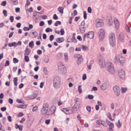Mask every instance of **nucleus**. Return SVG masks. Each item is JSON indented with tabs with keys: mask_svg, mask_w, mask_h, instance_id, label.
<instances>
[{
	"mask_svg": "<svg viewBox=\"0 0 131 131\" xmlns=\"http://www.w3.org/2000/svg\"><path fill=\"white\" fill-rule=\"evenodd\" d=\"M49 105L48 103H45L44 104L40 110L41 115L44 116H50L53 114L55 111V106L53 105L49 109Z\"/></svg>",
	"mask_w": 131,
	"mask_h": 131,
	"instance_id": "nucleus-1",
	"label": "nucleus"
},
{
	"mask_svg": "<svg viewBox=\"0 0 131 131\" xmlns=\"http://www.w3.org/2000/svg\"><path fill=\"white\" fill-rule=\"evenodd\" d=\"M75 103L73 106L70 109L68 108H63L62 111L66 114H69L72 113H75L79 109L80 104V99L78 98H75L74 99Z\"/></svg>",
	"mask_w": 131,
	"mask_h": 131,
	"instance_id": "nucleus-2",
	"label": "nucleus"
},
{
	"mask_svg": "<svg viewBox=\"0 0 131 131\" xmlns=\"http://www.w3.org/2000/svg\"><path fill=\"white\" fill-rule=\"evenodd\" d=\"M53 86L55 88L57 89L60 87L61 79L59 76H55L53 78Z\"/></svg>",
	"mask_w": 131,
	"mask_h": 131,
	"instance_id": "nucleus-3",
	"label": "nucleus"
},
{
	"mask_svg": "<svg viewBox=\"0 0 131 131\" xmlns=\"http://www.w3.org/2000/svg\"><path fill=\"white\" fill-rule=\"evenodd\" d=\"M109 41L111 45L113 47L115 45V34L111 32L109 35Z\"/></svg>",
	"mask_w": 131,
	"mask_h": 131,
	"instance_id": "nucleus-4",
	"label": "nucleus"
},
{
	"mask_svg": "<svg viewBox=\"0 0 131 131\" xmlns=\"http://www.w3.org/2000/svg\"><path fill=\"white\" fill-rule=\"evenodd\" d=\"M58 69L62 74H65L67 72V70L63 64L61 62H59L58 64Z\"/></svg>",
	"mask_w": 131,
	"mask_h": 131,
	"instance_id": "nucleus-5",
	"label": "nucleus"
},
{
	"mask_svg": "<svg viewBox=\"0 0 131 131\" xmlns=\"http://www.w3.org/2000/svg\"><path fill=\"white\" fill-rule=\"evenodd\" d=\"M94 33L93 31H90L88 33H85L84 35L83 40H84L86 37L90 39H93L94 37Z\"/></svg>",
	"mask_w": 131,
	"mask_h": 131,
	"instance_id": "nucleus-6",
	"label": "nucleus"
},
{
	"mask_svg": "<svg viewBox=\"0 0 131 131\" xmlns=\"http://www.w3.org/2000/svg\"><path fill=\"white\" fill-rule=\"evenodd\" d=\"M107 70L111 74H113L115 73V70L113 65L111 62H109L107 64Z\"/></svg>",
	"mask_w": 131,
	"mask_h": 131,
	"instance_id": "nucleus-7",
	"label": "nucleus"
},
{
	"mask_svg": "<svg viewBox=\"0 0 131 131\" xmlns=\"http://www.w3.org/2000/svg\"><path fill=\"white\" fill-rule=\"evenodd\" d=\"M115 60L116 61L119 62L121 64L124 62V58L122 56V54H117L115 57Z\"/></svg>",
	"mask_w": 131,
	"mask_h": 131,
	"instance_id": "nucleus-8",
	"label": "nucleus"
},
{
	"mask_svg": "<svg viewBox=\"0 0 131 131\" xmlns=\"http://www.w3.org/2000/svg\"><path fill=\"white\" fill-rule=\"evenodd\" d=\"M113 89L115 94L117 96H118L120 94V90L119 86L115 85L113 87Z\"/></svg>",
	"mask_w": 131,
	"mask_h": 131,
	"instance_id": "nucleus-9",
	"label": "nucleus"
},
{
	"mask_svg": "<svg viewBox=\"0 0 131 131\" xmlns=\"http://www.w3.org/2000/svg\"><path fill=\"white\" fill-rule=\"evenodd\" d=\"M85 21H83L82 22L81 24L79 26V29L80 30V31L82 33H84L86 29V28L85 27Z\"/></svg>",
	"mask_w": 131,
	"mask_h": 131,
	"instance_id": "nucleus-10",
	"label": "nucleus"
},
{
	"mask_svg": "<svg viewBox=\"0 0 131 131\" xmlns=\"http://www.w3.org/2000/svg\"><path fill=\"white\" fill-rule=\"evenodd\" d=\"M118 75L119 77L122 79L125 78V73L121 68H119L118 70Z\"/></svg>",
	"mask_w": 131,
	"mask_h": 131,
	"instance_id": "nucleus-11",
	"label": "nucleus"
},
{
	"mask_svg": "<svg viewBox=\"0 0 131 131\" xmlns=\"http://www.w3.org/2000/svg\"><path fill=\"white\" fill-rule=\"evenodd\" d=\"M104 30L102 29L100 30V33L99 34V37L100 41H102L104 37Z\"/></svg>",
	"mask_w": 131,
	"mask_h": 131,
	"instance_id": "nucleus-12",
	"label": "nucleus"
},
{
	"mask_svg": "<svg viewBox=\"0 0 131 131\" xmlns=\"http://www.w3.org/2000/svg\"><path fill=\"white\" fill-rule=\"evenodd\" d=\"M109 86L108 83L105 82L102 84L100 86L101 89L103 90H105L108 88Z\"/></svg>",
	"mask_w": 131,
	"mask_h": 131,
	"instance_id": "nucleus-13",
	"label": "nucleus"
},
{
	"mask_svg": "<svg viewBox=\"0 0 131 131\" xmlns=\"http://www.w3.org/2000/svg\"><path fill=\"white\" fill-rule=\"evenodd\" d=\"M103 25V23L101 20L99 19L97 20V22L96 23V27H101Z\"/></svg>",
	"mask_w": 131,
	"mask_h": 131,
	"instance_id": "nucleus-14",
	"label": "nucleus"
},
{
	"mask_svg": "<svg viewBox=\"0 0 131 131\" xmlns=\"http://www.w3.org/2000/svg\"><path fill=\"white\" fill-rule=\"evenodd\" d=\"M124 38L123 34L122 32H120L119 35V39L121 42H123Z\"/></svg>",
	"mask_w": 131,
	"mask_h": 131,
	"instance_id": "nucleus-15",
	"label": "nucleus"
},
{
	"mask_svg": "<svg viewBox=\"0 0 131 131\" xmlns=\"http://www.w3.org/2000/svg\"><path fill=\"white\" fill-rule=\"evenodd\" d=\"M99 64L101 67H104L105 65V61L104 60H100L99 62Z\"/></svg>",
	"mask_w": 131,
	"mask_h": 131,
	"instance_id": "nucleus-16",
	"label": "nucleus"
},
{
	"mask_svg": "<svg viewBox=\"0 0 131 131\" xmlns=\"http://www.w3.org/2000/svg\"><path fill=\"white\" fill-rule=\"evenodd\" d=\"M64 38L63 37L57 38L56 41L58 43H60L64 41Z\"/></svg>",
	"mask_w": 131,
	"mask_h": 131,
	"instance_id": "nucleus-17",
	"label": "nucleus"
},
{
	"mask_svg": "<svg viewBox=\"0 0 131 131\" xmlns=\"http://www.w3.org/2000/svg\"><path fill=\"white\" fill-rule=\"evenodd\" d=\"M37 96V95L36 94H33L31 95H29L28 97L31 99H33L36 98Z\"/></svg>",
	"mask_w": 131,
	"mask_h": 131,
	"instance_id": "nucleus-18",
	"label": "nucleus"
},
{
	"mask_svg": "<svg viewBox=\"0 0 131 131\" xmlns=\"http://www.w3.org/2000/svg\"><path fill=\"white\" fill-rule=\"evenodd\" d=\"M83 60V57H80L78 59L77 61V64L78 65H79L82 62Z\"/></svg>",
	"mask_w": 131,
	"mask_h": 131,
	"instance_id": "nucleus-19",
	"label": "nucleus"
},
{
	"mask_svg": "<svg viewBox=\"0 0 131 131\" xmlns=\"http://www.w3.org/2000/svg\"><path fill=\"white\" fill-rule=\"evenodd\" d=\"M64 60L65 61L67 62L68 60V53L67 52L64 53Z\"/></svg>",
	"mask_w": 131,
	"mask_h": 131,
	"instance_id": "nucleus-20",
	"label": "nucleus"
},
{
	"mask_svg": "<svg viewBox=\"0 0 131 131\" xmlns=\"http://www.w3.org/2000/svg\"><path fill=\"white\" fill-rule=\"evenodd\" d=\"M114 22L115 27L117 29L118 28L119 25V22L117 20H116V21H114Z\"/></svg>",
	"mask_w": 131,
	"mask_h": 131,
	"instance_id": "nucleus-21",
	"label": "nucleus"
},
{
	"mask_svg": "<svg viewBox=\"0 0 131 131\" xmlns=\"http://www.w3.org/2000/svg\"><path fill=\"white\" fill-rule=\"evenodd\" d=\"M64 8L61 7H59L58 8V10L59 11L61 14H63V10Z\"/></svg>",
	"mask_w": 131,
	"mask_h": 131,
	"instance_id": "nucleus-22",
	"label": "nucleus"
},
{
	"mask_svg": "<svg viewBox=\"0 0 131 131\" xmlns=\"http://www.w3.org/2000/svg\"><path fill=\"white\" fill-rule=\"evenodd\" d=\"M18 80V78L17 77H15L14 78L13 81L14 84L15 85L17 86V81Z\"/></svg>",
	"mask_w": 131,
	"mask_h": 131,
	"instance_id": "nucleus-23",
	"label": "nucleus"
},
{
	"mask_svg": "<svg viewBox=\"0 0 131 131\" xmlns=\"http://www.w3.org/2000/svg\"><path fill=\"white\" fill-rule=\"evenodd\" d=\"M25 52L26 53L24 54V55H25L26 54H27V55H29L30 52V51L29 49L27 48H26L25 50Z\"/></svg>",
	"mask_w": 131,
	"mask_h": 131,
	"instance_id": "nucleus-24",
	"label": "nucleus"
},
{
	"mask_svg": "<svg viewBox=\"0 0 131 131\" xmlns=\"http://www.w3.org/2000/svg\"><path fill=\"white\" fill-rule=\"evenodd\" d=\"M104 122V121L101 120H98L96 121V123L99 125L103 124V123Z\"/></svg>",
	"mask_w": 131,
	"mask_h": 131,
	"instance_id": "nucleus-25",
	"label": "nucleus"
},
{
	"mask_svg": "<svg viewBox=\"0 0 131 131\" xmlns=\"http://www.w3.org/2000/svg\"><path fill=\"white\" fill-rule=\"evenodd\" d=\"M82 48L84 50L88 51L89 50L88 47L86 46L82 45Z\"/></svg>",
	"mask_w": 131,
	"mask_h": 131,
	"instance_id": "nucleus-26",
	"label": "nucleus"
},
{
	"mask_svg": "<svg viewBox=\"0 0 131 131\" xmlns=\"http://www.w3.org/2000/svg\"><path fill=\"white\" fill-rule=\"evenodd\" d=\"M116 126L118 127L119 128H120L121 126V124L120 123V121L119 120H118V123H116Z\"/></svg>",
	"mask_w": 131,
	"mask_h": 131,
	"instance_id": "nucleus-27",
	"label": "nucleus"
},
{
	"mask_svg": "<svg viewBox=\"0 0 131 131\" xmlns=\"http://www.w3.org/2000/svg\"><path fill=\"white\" fill-rule=\"evenodd\" d=\"M10 1L13 3L14 5H16L18 4L17 0H10Z\"/></svg>",
	"mask_w": 131,
	"mask_h": 131,
	"instance_id": "nucleus-28",
	"label": "nucleus"
},
{
	"mask_svg": "<svg viewBox=\"0 0 131 131\" xmlns=\"http://www.w3.org/2000/svg\"><path fill=\"white\" fill-rule=\"evenodd\" d=\"M32 34L34 35L35 38L38 35V33L36 31H35L32 32Z\"/></svg>",
	"mask_w": 131,
	"mask_h": 131,
	"instance_id": "nucleus-29",
	"label": "nucleus"
},
{
	"mask_svg": "<svg viewBox=\"0 0 131 131\" xmlns=\"http://www.w3.org/2000/svg\"><path fill=\"white\" fill-rule=\"evenodd\" d=\"M52 29L49 28H47L45 29V31L47 32H48L50 31L52 32Z\"/></svg>",
	"mask_w": 131,
	"mask_h": 131,
	"instance_id": "nucleus-30",
	"label": "nucleus"
},
{
	"mask_svg": "<svg viewBox=\"0 0 131 131\" xmlns=\"http://www.w3.org/2000/svg\"><path fill=\"white\" fill-rule=\"evenodd\" d=\"M74 57L75 58H77L78 59L81 57H82V56L81 55H80L79 54H75L74 55Z\"/></svg>",
	"mask_w": 131,
	"mask_h": 131,
	"instance_id": "nucleus-31",
	"label": "nucleus"
},
{
	"mask_svg": "<svg viewBox=\"0 0 131 131\" xmlns=\"http://www.w3.org/2000/svg\"><path fill=\"white\" fill-rule=\"evenodd\" d=\"M34 45V42L33 41H31L29 44V46L31 48L33 47V46Z\"/></svg>",
	"mask_w": 131,
	"mask_h": 131,
	"instance_id": "nucleus-32",
	"label": "nucleus"
},
{
	"mask_svg": "<svg viewBox=\"0 0 131 131\" xmlns=\"http://www.w3.org/2000/svg\"><path fill=\"white\" fill-rule=\"evenodd\" d=\"M44 61L46 63H48L49 62V59L48 57H45Z\"/></svg>",
	"mask_w": 131,
	"mask_h": 131,
	"instance_id": "nucleus-33",
	"label": "nucleus"
},
{
	"mask_svg": "<svg viewBox=\"0 0 131 131\" xmlns=\"http://www.w3.org/2000/svg\"><path fill=\"white\" fill-rule=\"evenodd\" d=\"M24 59L25 61L27 62H28L29 61V58L28 56H25Z\"/></svg>",
	"mask_w": 131,
	"mask_h": 131,
	"instance_id": "nucleus-34",
	"label": "nucleus"
},
{
	"mask_svg": "<svg viewBox=\"0 0 131 131\" xmlns=\"http://www.w3.org/2000/svg\"><path fill=\"white\" fill-rule=\"evenodd\" d=\"M61 23L59 21H57L54 24V25L56 26H57L58 25H61Z\"/></svg>",
	"mask_w": 131,
	"mask_h": 131,
	"instance_id": "nucleus-35",
	"label": "nucleus"
},
{
	"mask_svg": "<svg viewBox=\"0 0 131 131\" xmlns=\"http://www.w3.org/2000/svg\"><path fill=\"white\" fill-rule=\"evenodd\" d=\"M121 92L123 93H125L126 92L127 90V89L125 88H122L121 89Z\"/></svg>",
	"mask_w": 131,
	"mask_h": 131,
	"instance_id": "nucleus-36",
	"label": "nucleus"
},
{
	"mask_svg": "<svg viewBox=\"0 0 131 131\" xmlns=\"http://www.w3.org/2000/svg\"><path fill=\"white\" fill-rule=\"evenodd\" d=\"M17 102L19 103H21L23 104H24L25 102L24 101H21L20 100L17 99L16 100Z\"/></svg>",
	"mask_w": 131,
	"mask_h": 131,
	"instance_id": "nucleus-37",
	"label": "nucleus"
},
{
	"mask_svg": "<svg viewBox=\"0 0 131 131\" xmlns=\"http://www.w3.org/2000/svg\"><path fill=\"white\" fill-rule=\"evenodd\" d=\"M26 2L27 3L26 4L25 7V8H26L27 7L26 6L27 5V7H28V6L30 4V2L29 1V0H26Z\"/></svg>",
	"mask_w": 131,
	"mask_h": 131,
	"instance_id": "nucleus-38",
	"label": "nucleus"
},
{
	"mask_svg": "<svg viewBox=\"0 0 131 131\" xmlns=\"http://www.w3.org/2000/svg\"><path fill=\"white\" fill-rule=\"evenodd\" d=\"M81 86L80 85L79 86L78 88V89L79 91V92L80 93H81L82 92V89L81 88Z\"/></svg>",
	"mask_w": 131,
	"mask_h": 131,
	"instance_id": "nucleus-39",
	"label": "nucleus"
},
{
	"mask_svg": "<svg viewBox=\"0 0 131 131\" xmlns=\"http://www.w3.org/2000/svg\"><path fill=\"white\" fill-rule=\"evenodd\" d=\"M13 62L14 63H18V60L16 58H13Z\"/></svg>",
	"mask_w": 131,
	"mask_h": 131,
	"instance_id": "nucleus-40",
	"label": "nucleus"
},
{
	"mask_svg": "<svg viewBox=\"0 0 131 131\" xmlns=\"http://www.w3.org/2000/svg\"><path fill=\"white\" fill-rule=\"evenodd\" d=\"M60 32H61V35H63L65 33V32L63 29H61L60 30Z\"/></svg>",
	"mask_w": 131,
	"mask_h": 131,
	"instance_id": "nucleus-41",
	"label": "nucleus"
},
{
	"mask_svg": "<svg viewBox=\"0 0 131 131\" xmlns=\"http://www.w3.org/2000/svg\"><path fill=\"white\" fill-rule=\"evenodd\" d=\"M88 96V99L90 100L92 99L94 97L93 95L90 94Z\"/></svg>",
	"mask_w": 131,
	"mask_h": 131,
	"instance_id": "nucleus-42",
	"label": "nucleus"
},
{
	"mask_svg": "<svg viewBox=\"0 0 131 131\" xmlns=\"http://www.w3.org/2000/svg\"><path fill=\"white\" fill-rule=\"evenodd\" d=\"M3 14L5 17H6L7 16V12L6 10H3Z\"/></svg>",
	"mask_w": 131,
	"mask_h": 131,
	"instance_id": "nucleus-43",
	"label": "nucleus"
},
{
	"mask_svg": "<svg viewBox=\"0 0 131 131\" xmlns=\"http://www.w3.org/2000/svg\"><path fill=\"white\" fill-rule=\"evenodd\" d=\"M54 38V36L53 35H51L49 37L50 40L51 41L53 40Z\"/></svg>",
	"mask_w": 131,
	"mask_h": 131,
	"instance_id": "nucleus-44",
	"label": "nucleus"
},
{
	"mask_svg": "<svg viewBox=\"0 0 131 131\" xmlns=\"http://www.w3.org/2000/svg\"><path fill=\"white\" fill-rule=\"evenodd\" d=\"M72 40V41L73 42H74V43H76L77 42V40L75 38V37H73Z\"/></svg>",
	"mask_w": 131,
	"mask_h": 131,
	"instance_id": "nucleus-45",
	"label": "nucleus"
},
{
	"mask_svg": "<svg viewBox=\"0 0 131 131\" xmlns=\"http://www.w3.org/2000/svg\"><path fill=\"white\" fill-rule=\"evenodd\" d=\"M23 30L24 31L29 30H30V28L26 27H24L23 28Z\"/></svg>",
	"mask_w": 131,
	"mask_h": 131,
	"instance_id": "nucleus-46",
	"label": "nucleus"
},
{
	"mask_svg": "<svg viewBox=\"0 0 131 131\" xmlns=\"http://www.w3.org/2000/svg\"><path fill=\"white\" fill-rule=\"evenodd\" d=\"M126 29L127 32H130V29L127 25H126Z\"/></svg>",
	"mask_w": 131,
	"mask_h": 131,
	"instance_id": "nucleus-47",
	"label": "nucleus"
},
{
	"mask_svg": "<svg viewBox=\"0 0 131 131\" xmlns=\"http://www.w3.org/2000/svg\"><path fill=\"white\" fill-rule=\"evenodd\" d=\"M53 18V19L54 20H57L58 19V16H57L56 14H54V15Z\"/></svg>",
	"mask_w": 131,
	"mask_h": 131,
	"instance_id": "nucleus-48",
	"label": "nucleus"
},
{
	"mask_svg": "<svg viewBox=\"0 0 131 131\" xmlns=\"http://www.w3.org/2000/svg\"><path fill=\"white\" fill-rule=\"evenodd\" d=\"M6 2L5 1H3L1 5L3 6H5L6 5Z\"/></svg>",
	"mask_w": 131,
	"mask_h": 131,
	"instance_id": "nucleus-49",
	"label": "nucleus"
},
{
	"mask_svg": "<svg viewBox=\"0 0 131 131\" xmlns=\"http://www.w3.org/2000/svg\"><path fill=\"white\" fill-rule=\"evenodd\" d=\"M45 24L44 21H40L39 23V26H43Z\"/></svg>",
	"mask_w": 131,
	"mask_h": 131,
	"instance_id": "nucleus-50",
	"label": "nucleus"
},
{
	"mask_svg": "<svg viewBox=\"0 0 131 131\" xmlns=\"http://www.w3.org/2000/svg\"><path fill=\"white\" fill-rule=\"evenodd\" d=\"M38 107L37 106H35L33 108L32 111L33 112L35 111H37V110Z\"/></svg>",
	"mask_w": 131,
	"mask_h": 131,
	"instance_id": "nucleus-51",
	"label": "nucleus"
},
{
	"mask_svg": "<svg viewBox=\"0 0 131 131\" xmlns=\"http://www.w3.org/2000/svg\"><path fill=\"white\" fill-rule=\"evenodd\" d=\"M87 14L85 11L84 12V18L85 19H86L87 18Z\"/></svg>",
	"mask_w": 131,
	"mask_h": 131,
	"instance_id": "nucleus-52",
	"label": "nucleus"
},
{
	"mask_svg": "<svg viewBox=\"0 0 131 131\" xmlns=\"http://www.w3.org/2000/svg\"><path fill=\"white\" fill-rule=\"evenodd\" d=\"M86 109L89 112H90L91 111V107L89 106H88L86 107Z\"/></svg>",
	"mask_w": 131,
	"mask_h": 131,
	"instance_id": "nucleus-53",
	"label": "nucleus"
},
{
	"mask_svg": "<svg viewBox=\"0 0 131 131\" xmlns=\"http://www.w3.org/2000/svg\"><path fill=\"white\" fill-rule=\"evenodd\" d=\"M88 11L89 13H91L92 12V9L90 7H89L88 8Z\"/></svg>",
	"mask_w": 131,
	"mask_h": 131,
	"instance_id": "nucleus-54",
	"label": "nucleus"
},
{
	"mask_svg": "<svg viewBox=\"0 0 131 131\" xmlns=\"http://www.w3.org/2000/svg\"><path fill=\"white\" fill-rule=\"evenodd\" d=\"M8 102L10 103V104H12L13 102V100L11 98H9V99L8 100Z\"/></svg>",
	"mask_w": 131,
	"mask_h": 131,
	"instance_id": "nucleus-55",
	"label": "nucleus"
},
{
	"mask_svg": "<svg viewBox=\"0 0 131 131\" xmlns=\"http://www.w3.org/2000/svg\"><path fill=\"white\" fill-rule=\"evenodd\" d=\"M48 18L47 16L45 15H43L41 17V18L42 19H47Z\"/></svg>",
	"mask_w": 131,
	"mask_h": 131,
	"instance_id": "nucleus-56",
	"label": "nucleus"
},
{
	"mask_svg": "<svg viewBox=\"0 0 131 131\" xmlns=\"http://www.w3.org/2000/svg\"><path fill=\"white\" fill-rule=\"evenodd\" d=\"M86 78V74H84L83 75L82 77V79L83 80H85Z\"/></svg>",
	"mask_w": 131,
	"mask_h": 131,
	"instance_id": "nucleus-57",
	"label": "nucleus"
},
{
	"mask_svg": "<svg viewBox=\"0 0 131 131\" xmlns=\"http://www.w3.org/2000/svg\"><path fill=\"white\" fill-rule=\"evenodd\" d=\"M9 65V61L8 60H7L5 64V66H7Z\"/></svg>",
	"mask_w": 131,
	"mask_h": 131,
	"instance_id": "nucleus-58",
	"label": "nucleus"
},
{
	"mask_svg": "<svg viewBox=\"0 0 131 131\" xmlns=\"http://www.w3.org/2000/svg\"><path fill=\"white\" fill-rule=\"evenodd\" d=\"M11 22H13L14 19V17L13 16H11L9 18Z\"/></svg>",
	"mask_w": 131,
	"mask_h": 131,
	"instance_id": "nucleus-59",
	"label": "nucleus"
},
{
	"mask_svg": "<svg viewBox=\"0 0 131 131\" xmlns=\"http://www.w3.org/2000/svg\"><path fill=\"white\" fill-rule=\"evenodd\" d=\"M0 131H5L4 129H3L2 128V124L0 125Z\"/></svg>",
	"mask_w": 131,
	"mask_h": 131,
	"instance_id": "nucleus-60",
	"label": "nucleus"
},
{
	"mask_svg": "<svg viewBox=\"0 0 131 131\" xmlns=\"http://www.w3.org/2000/svg\"><path fill=\"white\" fill-rule=\"evenodd\" d=\"M77 39L79 40V41H81L82 40V38L81 36L80 35H78L77 36Z\"/></svg>",
	"mask_w": 131,
	"mask_h": 131,
	"instance_id": "nucleus-61",
	"label": "nucleus"
},
{
	"mask_svg": "<svg viewBox=\"0 0 131 131\" xmlns=\"http://www.w3.org/2000/svg\"><path fill=\"white\" fill-rule=\"evenodd\" d=\"M50 119L46 120L45 121V123L47 124H49L50 122Z\"/></svg>",
	"mask_w": 131,
	"mask_h": 131,
	"instance_id": "nucleus-62",
	"label": "nucleus"
},
{
	"mask_svg": "<svg viewBox=\"0 0 131 131\" xmlns=\"http://www.w3.org/2000/svg\"><path fill=\"white\" fill-rule=\"evenodd\" d=\"M24 114L22 112L19 113L18 114V116L19 117H20L23 116Z\"/></svg>",
	"mask_w": 131,
	"mask_h": 131,
	"instance_id": "nucleus-63",
	"label": "nucleus"
},
{
	"mask_svg": "<svg viewBox=\"0 0 131 131\" xmlns=\"http://www.w3.org/2000/svg\"><path fill=\"white\" fill-rule=\"evenodd\" d=\"M21 26V24L20 23H17L16 25V26L17 27L19 28Z\"/></svg>",
	"mask_w": 131,
	"mask_h": 131,
	"instance_id": "nucleus-64",
	"label": "nucleus"
}]
</instances>
